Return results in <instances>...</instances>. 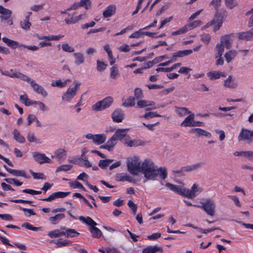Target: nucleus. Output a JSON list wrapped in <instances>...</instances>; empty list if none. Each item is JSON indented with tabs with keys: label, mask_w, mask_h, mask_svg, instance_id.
<instances>
[{
	"label": "nucleus",
	"mask_w": 253,
	"mask_h": 253,
	"mask_svg": "<svg viewBox=\"0 0 253 253\" xmlns=\"http://www.w3.org/2000/svg\"><path fill=\"white\" fill-rule=\"evenodd\" d=\"M140 172L144 174L147 180H155L159 175L162 179L167 177V169L165 167H158L150 160L146 159L141 164Z\"/></svg>",
	"instance_id": "1"
},
{
	"label": "nucleus",
	"mask_w": 253,
	"mask_h": 253,
	"mask_svg": "<svg viewBox=\"0 0 253 253\" xmlns=\"http://www.w3.org/2000/svg\"><path fill=\"white\" fill-rule=\"evenodd\" d=\"M166 186L169 188L170 190L189 199L193 198L196 197L199 192H200V188L197 185L194 184L191 189H186L181 186L175 185L173 184L168 182L166 184Z\"/></svg>",
	"instance_id": "2"
},
{
	"label": "nucleus",
	"mask_w": 253,
	"mask_h": 253,
	"mask_svg": "<svg viewBox=\"0 0 253 253\" xmlns=\"http://www.w3.org/2000/svg\"><path fill=\"white\" fill-rule=\"evenodd\" d=\"M128 171L132 175H136L138 172H140L141 164L139 159L134 157L127 162Z\"/></svg>",
	"instance_id": "3"
},
{
	"label": "nucleus",
	"mask_w": 253,
	"mask_h": 253,
	"mask_svg": "<svg viewBox=\"0 0 253 253\" xmlns=\"http://www.w3.org/2000/svg\"><path fill=\"white\" fill-rule=\"evenodd\" d=\"M194 206L202 209L209 215L213 216L215 214V204L214 201L211 199L206 200L201 206L194 205Z\"/></svg>",
	"instance_id": "4"
},
{
	"label": "nucleus",
	"mask_w": 253,
	"mask_h": 253,
	"mask_svg": "<svg viewBox=\"0 0 253 253\" xmlns=\"http://www.w3.org/2000/svg\"><path fill=\"white\" fill-rule=\"evenodd\" d=\"M113 102V98L111 96H108L94 104L92 109L94 111H99L109 107Z\"/></svg>",
	"instance_id": "5"
},
{
	"label": "nucleus",
	"mask_w": 253,
	"mask_h": 253,
	"mask_svg": "<svg viewBox=\"0 0 253 253\" xmlns=\"http://www.w3.org/2000/svg\"><path fill=\"white\" fill-rule=\"evenodd\" d=\"M74 84L75 86L72 88H69L62 96V98L63 100L66 101H70L76 94L78 87L80 85L81 83L78 81H75Z\"/></svg>",
	"instance_id": "6"
},
{
	"label": "nucleus",
	"mask_w": 253,
	"mask_h": 253,
	"mask_svg": "<svg viewBox=\"0 0 253 253\" xmlns=\"http://www.w3.org/2000/svg\"><path fill=\"white\" fill-rule=\"evenodd\" d=\"M233 34L224 35L220 38V43L223 45L227 49H229L231 47L232 40L231 38L234 37Z\"/></svg>",
	"instance_id": "7"
},
{
	"label": "nucleus",
	"mask_w": 253,
	"mask_h": 253,
	"mask_svg": "<svg viewBox=\"0 0 253 253\" xmlns=\"http://www.w3.org/2000/svg\"><path fill=\"white\" fill-rule=\"evenodd\" d=\"M123 143L129 147H136L138 146L144 145V142L141 140H132L129 136H127L126 139H124L123 140Z\"/></svg>",
	"instance_id": "8"
},
{
	"label": "nucleus",
	"mask_w": 253,
	"mask_h": 253,
	"mask_svg": "<svg viewBox=\"0 0 253 253\" xmlns=\"http://www.w3.org/2000/svg\"><path fill=\"white\" fill-rule=\"evenodd\" d=\"M124 118L123 111L120 109H116L112 114L113 121L117 123H121Z\"/></svg>",
	"instance_id": "9"
},
{
	"label": "nucleus",
	"mask_w": 253,
	"mask_h": 253,
	"mask_svg": "<svg viewBox=\"0 0 253 253\" xmlns=\"http://www.w3.org/2000/svg\"><path fill=\"white\" fill-rule=\"evenodd\" d=\"M194 114L191 113L181 123V126L184 127H194Z\"/></svg>",
	"instance_id": "10"
},
{
	"label": "nucleus",
	"mask_w": 253,
	"mask_h": 253,
	"mask_svg": "<svg viewBox=\"0 0 253 253\" xmlns=\"http://www.w3.org/2000/svg\"><path fill=\"white\" fill-rule=\"evenodd\" d=\"M129 129H118L113 135L116 140H122L123 138L126 139L127 132Z\"/></svg>",
	"instance_id": "11"
},
{
	"label": "nucleus",
	"mask_w": 253,
	"mask_h": 253,
	"mask_svg": "<svg viewBox=\"0 0 253 253\" xmlns=\"http://www.w3.org/2000/svg\"><path fill=\"white\" fill-rule=\"evenodd\" d=\"M33 157L35 160L40 164L44 163H50L51 161L50 159L46 157L43 154L34 152L33 153Z\"/></svg>",
	"instance_id": "12"
},
{
	"label": "nucleus",
	"mask_w": 253,
	"mask_h": 253,
	"mask_svg": "<svg viewBox=\"0 0 253 253\" xmlns=\"http://www.w3.org/2000/svg\"><path fill=\"white\" fill-rule=\"evenodd\" d=\"M61 229L63 230V232L64 234V236H65L66 238H75L78 237L80 233L76 231L74 229H70L68 228H66L65 227H61Z\"/></svg>",
	"instance_id": "13"
},
{
	"label": "nucleus",
	"mask_w": 253,
	"mask_h": 253,
	"mask_svg": "<svg viewBox=\"0 0 253 253\" xmlns=\"http://www.w3.org/2000/svg\"><path fill=\"white\" fill-rule=\"evenodd\" d=\"M252 33V29H251L247 32L238 33V37L240 40L247 41L253 40V34Z\"/></svg>",
	"instance_id": "14"
},
{
	"label": "nucleus",
	"mask_w": 253,
	"mask_h": 253,
	"mask_svg": "<svg viewBox=\"0 0 253 253\" xmlns=\"http://www.w3.org/2000/svg\"><path fill=\"white\" fill-rule=\"evenodd\" d=\"M31 85L33 87L34 90L36 91L37 93L41 94L43 97H45L47 96V93L46 91L44 90L43 87L42 86H41L39 84L36 83L34 81L32 82Z\"/></svg>",
	"instance_id": "15"
},
{
	"label": "nucleus",
	"mask_w": 253,
	"mask_h": 253,
	"mask_svg": "<svg viewBox=\"0 0 253 253\" xmlns=\"http://www.w3.org/2000/svg\"><path fill=\"white\" fill-rule=\"evenodd\" d=\"M189 132L196 133L198 136L204 135L207 137H211V134L210 132L200 128H192L190 130Z\"/></svg>",
	"instance_id": "16"
},
{
	"label": "nucleus",
	"mask_w": 253,
	"mask_h": 253,
	"mask_svg": "<svg viewBox=\"0 0 253 253\" xmlns=\"http://www.w3.org/2000/svg\"><path fill=\"white\" fill-rule=\"evenodd\" d=\"M116 11V6L114 4L109 5L103 12V15L107 18L113 15Z\"/></svg>",
	"instance_id": "17"
},
{
	"label": "nucleus",
	"mask_w": 253,
	"mask_h": 253,
	"mask_svg": "<svg viewBox=\"0 0 253 253\" xmlns=\"http://www.w3.org/2000/svg\"><path fill=\"white\" fill-rule=\"evenodd\" d=\"M2 41L5 43L7 46L13 49H15L20 45L17 42L13 41L6 37L2 38Z\"/></svg>",
	"instance_id": "18"
},
{
	"label": "nucleus",
	"mask_w": 253,
	"mask_h": 253,
	"mask_svg": "<svg viewBox=\"0 0 253 253\" xmlns=\"http://www.w3.org/2000/svg\"><path fill=\"white\" fill-rule=\"evenodd\" d=\"M239 140H250L251 139V131L242 128L241 132L239 134Z\"/></svg>",
	"instance_id": "19"
},
{
	"label": "nucleus",
	"mask_w": 253,
	"mask_h": 253,
	"mask_svg": "<svg viewBox=\"0 0 253 253\" xmlns=\"http://www.w3.org/2000/svg\"><path fill=\"white\" fill-rule=\"evenodd\" d=\"M79 219L86 224L87 225L89 226L90 227L95 226L97 225L96 222L89 216L85 217L84 216H81L79 217Z\"/></svg>",
	"instance_id": "20"
},
{
	"label": "nucleus",
	"mask_w": 253,
	"mask_h": 253,
	"mask_svg": "<svg viewBox=\"0 0 253 253\" xmlns=\"http://www.w3.org/2000/svg\"><path fill=\"white\" fill-rule=\"evenodd\" d=\"M202 163H199L195 164L193 165L186 166L182 167V169L184 170V172H190L192 171L198 169L202 167Z\"/></svg>",
	"instance_id": "21"
},
{
	"label": "nucleus",
	"mask_w": 253,
	"mask_h": 253,
	"mask_svg": "<svg viewBox=\"0 0 253 253\" xmlns=\"http://www.w3.org/2000/svg\"><path fill=\"white\" fill-rule=\"evenodd\" d=\"M222 18L223 17L219 13H216L213 19L210 22V25L219 24L222 25Z\"/></svg>",
	"instance_id": "22"
},
{
	"label": "nucleus",
	"mask_w": 253,
	"mask_h": 253,
	"mask_svg": "<svg viewBox=\"0 0 253 253\" xmlns=\"http://www.w3.org/2000/svg\"><path fill=\"white\" fill-rule=\"evenodd\" d=\"M13 138L17 142L24 143L25 142L26 140L25 137L21 135L19 131L17 129H14L13 131Z\"/></svg>",
	"instance_id": "23"
},
{
	"label": "nucleus",
	"mask_w": 253,
	"mask_h": 253,
	"mask_svg": "<svg viewBox=\"0 0 253 253\" xmlns=\"http://www.w3.org/2000/svg\"><path fill=\"white\" fill-rule=\"evenodd\" d=\"M137 105L140 108H143L148 106H152V107L155 105V102L152 101L141 100L137 102Z\"/></svg>",
	"instance_id": "24"
},
{
	"label": "nucleus",
	"mask_w": 253,
	"mask_h": 253,
	"mask_svg": "<svg viewBox=\"0 0 253 253\" xmlns=\"http://www.w3.org/2000/svg\"><path fill=\"white\" fill-rule=\"evenodd\" d=\"M237 55V51L236 50H229L225 53L224 57L227 63L230 62L234 59Z\"/></svg>",
	"instance_id": "25"
},
{
	"label": "nucleus",
	"mask_w": 253,
	"mask_h": 253,
	"mask_svg": "<svg viewBox=\"0 0 253 253\" xmlns=\"http://www.w3.org/2000/svg\"><path fill=\"white\" fill-rule=\"evenodd\" d=\"M64 217L65 215L63 213H58L56 214L54 216H51L49 217V221L52 224H55Z\"/></svg>",
	"instance_id": "26"
},
{
	"label": "nucleus",
	"mask_w": 253,
	"mask_h": 253,
	"mask_svg": "<svg viewBox=\"0 0 253 253\" xmlns=\"http://www.w3.org/2000/svg\"><path fill=\"white\" fill-rule=\"evenodd\" d=\"M207 75L211 80L219 79L221 76L225 77L224 73L219 71H211L208 73Z\"/></svg>",
	"instance_id": "27"
},
{
	"label": "nucleus",
	"mask_w": 253,
	"mask_h": 253,
	"mask_svg": "<svg viewBox=\"0 0 253 253\" xmlns=\"http://www.w3.org/2000/svg\"><path fill=\"white\" fill-rule=\"evenodd\" d=\"M181 64L180 63H177L173 65L172 66L168 68H163L159 67L156 69V71L157 72H170L175 69V68L180 66Z\"/></svg>",
	"instance_id": "28"
},
{
	"label": "nucleus",
	"mask_w": 253,
	"mask_h": 253,
	"mask_svg": "<svg viewBox=\"0 0 253 253\" xmlns=\"http://www.w3.org/2000/svg\"><path fill=\"white\" fill-rule=\"evenodd\" d=\"M106 136L104 134H95L93 141L98 145L102 144L106 140Z\"/></svg>",
	"instance_id": "29"
},
{
	"label": "nucleus",
	"mask_w": 253,
	"mask_h": 253,
	"mask_svg": "<svg viewBox=\"0 0 253 253\" xmlns=\"http://www.w3.org/2000/svg\"><path fill=\"white\" fill-rule=\"evenodd\" d=\"M50 243H54V244L57 245L59 247L67 246L72 244V242L70 241L66 240L61 241V239L51 240Z\"/></svg>",
	"instance_id": "30"
},
{
	"label": "nucleus",
	"mask_w": 253,
	"mask_h": 253,
	"mask_svg": "<svg viewBox=\"0 0 253 253\" xmlns=\"http://www.w3.org/2000/svg\"><path fill=\"white\" fill-rule=\"evenodd\" d=\"M120 74L117 65H115L110 68V77L112 79H116L120 76Z\"/></svg>",
	"instance_id": "31"
},
{
	"label": "nucleus",
	"mask_w": 253,
	"mask_h": 253,
	"mask_svg": "<svg viewBox=\"0 0 253 253\" xmlns=\"http://www.w3.org/2000/svg\"><path fill=\"white\" fill-rule=\"evenodd\" d=\"M63 234H64L63 232V230L61 231L60 230H59V229H55V230H54L49 232L47 233V235L51 238H58V237H61V236L64 235Z\"/></svg>",
	"instance_id": "32"
},
{
	"label": "nucleus",
	"mask_w": 253,
	"mask_h": 253,
	"mask_svg": "<svg viewBox=\"0 0 253 253\" xmlns=\"http://www.w3.org/2000/svg\"><path fill=\"white\" fill-rule=\"evenodd\" d=\"M89 231L91 233L92 236L94 238H99L102 235V232L100 230L95 226L90 227Z\"/></svg>",
	"instance_id": "33"
},
{
	"label": "nucleus",
	"mask_w": 253,
	"mask_h": 253,
	"mask_svg": "<svg viewBox=\"0 0 253 253\" xmlns=\"http://www.w3.org/2000/svg\"><path fill=\"white\" fill-rule=\"evenodd\" d=\"M162 249L157 246L148 247L144 249L142 253H156L159 251H162Z\"/></svg>",
	"instance_id": "34"
},
{
	"label": "nucleus",
	"mask_w": 253,
	"mask_h": 253,
	"mask_svg": "<svg viewBox=\"0 0 253 253\" xmlns=\"http://www.w3.org/2000/svg\"><path fill=\"white\" fill-rule=\"evenodd\" d=\"M74 56L76 58L75 63L76 65H80L84 62V54L82 53H75Z\"/></svg>",
	"instance_id": "35"
},
{
	"label": "nucleus",
	"mask_w": 253,
	"mask_h": 253,
	"mask_svg": "<svg viewBox=\"0 0 253 253\" xmlns=\"http://www.w3.org/2000/svg\"><path fill=\"white\" fill-rule=\"evenodd\" d=\"M10 173L16 176H22L26 178H29L30 177V176L26 175L25 171L24 170L12 169L11 170H10Z\"/></svg>",
	"instance_id": "36"
},
{
	"label": "nucleus",
	"mask_w": 253,
	"mask_h": 253,
	"mask_svg": "<svg viewBox=\"0 0 253 253\" xmlns=\"http://www.w3.org/2000/svg\"><path fill=\"white\" fill-rule=\"evenodd\" d=\"M176 112L180 117H183L191 113V112L185 107H177L176 109Z\"/></svg>",
	"instance_id": "37"
},
{
	"label": "nucleus",
	"mask_w": 253,
	"mask_h": 253,
	"mask_svg": "<svg viewBox=\"0 0 253 253\" xmlns=\"http://www.w3.org/2000/svg\"><path fill=\"white\" fill-rule=\"evenodd\" d=\"M117 179L118 181H127L130 182H133L135 183V180L133 179L131 177H130L129 175H122L120 174L117 176Z\"/></svg>",
	"instance_id": "38"
},
{
	"label": "nucleus",
	"mask_w": 253,
	"mask_h": 253,
	"mask_svg": "<svg viewBox=\"0 0 253 253\" xmlns=\"http://www.w3.org/2000/svg\"><path fill=\"white\" fill-rule=\"evenodd\" d=\"M135 104V98L132 96H129L123 103V106L126 107H127L130 106H134Z\"/></svg>",
	"instance_id": "39"
},
{
	"label": "nucleus",
	"mask_w": 253,
	"mask_h": 253,
	"mask_svg": "<svg viewBox=\"0 0 253 253\" xmlns=\"http://www.w3.org/2000/svg\"><path fill=\"white\" fill-rule=\"evenodd\" d=\"M117 140L112 136L111 138L106 143L108 146V151H111L113 150L114 146L117 144Z\"/></svg>",
	"instance_id": "40"
},
{
	"label": "nucleus",
	"mask_w": 253,
	"mask_h": 253,
	"mask_svg": "<svg viewBox=\"0 0 253 253\" xmlns=\"http://www.w3.org/2000/svg\"><path fill=\"white\" fill-rule=\"evenodd\" d=\"M55 157L59 161L63 158L64 156H66V152L63 149H59L55 152Z\"/></svg>",
	"instance_id": "41"
},
{
	"label": "nucleus",
	"mask_w": 253,
	"mask_h": 253,
	"mask_svg": "<svg viewBox=\"0 0 253 253\" xmlns=\"http://www.w3.org/2000/svg\"><path fill=\"white\" fill-rule=\"evenodd\" d=\"M166 57V55H163L161 56H160L159 57L155 58L153 60L151 61H148V62L146 63V66H144L143 68L144 69H146L147 68H149L153 66V65L154 64H156L158 62H159V58H164Z\"/></svg>",
	"instance_id": "42"
},
{
	"label": "nucleus",
	"mask_w": 253,
	"mask_h": 253,
	"mask_svg": "<svg viewBox=\"0 0 253 253\" xmlns=\"http://www.w3.org/2000/svg\"><path fill=\"white\" fill-rule=\"evenodd\" d=\"M98 251L101 253H121V252L115 248H108L105 249H100Z\"/></svg>",
	"instance_id": "43"
},
{
	"label": "nucleus",
	"mask_w": 253,
	"mask_h": 253,
	"mask_svg": "<svg viewBox=\"0 0 253 253\" xmlns=\"http://www.w3.org/2000/svg\"><path fill=\"white\" fill-rule=\"evenodd\" d=\"M80 7H83L86 9L90 8L91 2L90 0H81L79 3Z\"/></svg>",
	"instance_id": "44"
},
{
	"label": "nucleus",
	"mask_w": 253,
	"mask_h": 253,
	"mask_svg": "<svg viewBox=\"0 0 253 253\" xmlns=\"http://www.w3.org/2000/svg\"><path fill=\"white\" fill-rule=\"evenodd\" d=\"M178 57L181 58L191 54L193 52L192 49H186L183 50H179L176 52Z\"/></svg>",
	"instance_id": "45"
},
{
	"label": "nucleus",
	"mask_w": 253,
	"mask_h": 253,
	"mask_svg": "<svg viewBox=\"0 0 253 253\" xmlns=\"http://www.w3.org/2000/svg\"><path fill=\"white\" fill-rule=\"evenodd\" d=\"M226 6L230 9H232L238 5V3L235 0H225Z\"/></svg>",
	"instance_id": "46"
},
{
	"label": "nucleus",
	"mask_w": 253,
	"mask_h": 253,
	"mask_svg": "<svg viewBox=\"0 0 253 253\" xmlns=\"http://www.w3.org/2000/svg\"><path fill=\"white\" fill-rule=\"evenodd\" d=\"M127 205L129 208L131 209V213L135 215L136 213L137 206L134 204L132 200H129L127 203Z\"/></svg>",
	"instance_id": "47"
},
{
	"label": "nucleus",
	"mask_w": 253,
	"mask_h": 253,
	"mask_svg": "<svg viewBox=\"0 0 253 253\" xmlns=\"http://www.w3.org/2000/svg\"><path fill=\"white\" fill-rule=\"evenodd\" d=\"M188 30L189 29L187 28V26H184V27L180 28V29H179L176 31H174V32H172L171 35L176 36V35H181V34H183L187 32H188Z\"/></svg>",
	"instance_id": "48"
},
{
	"label": "nucleus",
	"mask_w": 253,
	"mask_h": 253,
	"mask_svg": "<svg viewBox=\"0 0 253 253\" xmlns=\"http://www.w3.org/2000/svg\"><path fill=\"white\" fill-rule=\"evenodd\" d=\"M216 49L217 51V56H216V58L217 57H221L224 51V46L221 43H218L216 45Z\"/></svg>",
	"instance_id": "49"
},
{
	"label": "nucleus",
	"mask_w": 253,
	"mask_h": 253,
	"mask_svg": "<svg viewBox=\"0 0 253 253\" xmlns=\"http://www.w3.org/2000/svg\"><path fill=\"white\" fill-rule=\"evenodd\" d=\"M30 173L32 174L33 178L34 179H45V176L44 175V174L42 173H36L34 172L32 170L30 169L29 170Z\"/></svg>",
	"instance_id": "50"
},
{
	"label": "nucleus",
	"mask_w": 253,
	"mask_h": 253,
	"mask_svg": "<svg viewBox=\"0 0 253 253\" xmlns=\"http://www.w3.org/2000/svg\"><path fill=\"white\" fill-rule=\"evenodd\" d=\"M22 227H25L26 229H28L30 230H33L35 231H38L41 230V227H34L32 225H31L30 223L25 222L22 224Z\"/></svg>",
	"instance_id": "51"
},
{
	"label": "nucleus",
	"mask_w": 253,
	"mask_h": 253,
	"mask_svg": "<svg viewBox=\"0 0 253 253\" xmlns=\"http://www.w3.org/2000/svg\"><path fill=\"white\" fill-rule=\"evenodd\" d=\"M155 117H161V115L157 114V112H149L145 113L144 115L142 116V117L146 119H149L150 118H153Z\"/></svg>",
	"instance_id": "52"
},
{
	"label": "nucleus",
	"mask_w": 253,
	"mask_h": 253,
	"mask_svg": "<svg viewBox=\"0 0 253 253\" xmlns=\"http://www.w3.org/2000/svg\"><path fill=\"white\" fill-rule=\"evenodd\" d=\"M72 167H73V166L71 165H62V166L59 167L58 168H57V169L56 170V172H58L60 171H66L70 170L72 168Z\"/></svg>",
	"instance_id": "53"
},
{
	"label": "nucleus",
	"mask_w": 253,
	"mask_h": 253,
	"mask_svg": "<svg viewBox=\"0 0 253 253\" xmlns=\"http://www.w3.org/2000/svg\"><path fill=\"white\" fill-rule=\"evenodd\" d=\"M107 64H106L104 62L100 61V60L97 61V70L101 72L102 71L104 70L106 67Z\"/></svg>",
	"instance_id": "54"
},
{
	"label": "nucleus",
	"mask_w": 253,
	"mask_h": 253,
	"mask_svg": "<svg viewBox=\"0 0 253 253\" xmlns=\"http://www.w3.org/2000/svg\"><path fill=\"white\" fill-rule=\"evenodd\" d=\"M134 96L137 99H139L143 98V92L142 89L140 88L137 87L135 89Z\"/></svg>",
	"instance_id": "55"
},
{
	"label": "nucleus",
	"mask_w": 253,
	"mask_h": 253,
	"mask_svg": "<svg viewBox=\"0 0 253 253\" xmlns=\"http://www.w3.org/2000/svg\"><path fill=\"white\" fill-rule=\"evenodd\" d=\"M70 185L73 188H78L83 189L84 191H86L85 188L83 186V185L78 181H76L75 183L70 182Z\"/></svg>",
	"instance_id": "56"
},
{
	"label": "nucleus",
	"mask_w": 253,
	"mask_h": 253,
	"mask_svg": "<svg viewBox=\"0 0 253 253\" xmlns=\"http://www.w3.org/2000/svg\"><path fill=\"white\" fill-rule=\"evenodd\" d=\"M62 49L63 51L68 52H73L75 49L73 47L70 46L68 43H64L62 45Z\"/></svg>",
	"instance_id": "57"
},
{
	"label": "nucleus",
	"mask_w": 253,
	"mask_h": 253,
	"mask_svg": "<svg viewBox=\"0 0 253 253\" xmlns=\"http://www.w3.org/2000/svg\"><path fill=\"white\" fill-rule=\"evenodd\" d=\"M55 198H63L68 196L70 192H57L54 193Z\"/></svg>",
	"instance_id": "58"
},
{
	"label": "nucleus",
	"mask_w": 253,
	"mask_h": 253,
	"mask_svg": "<svg viewBox=\"0 0 253 253\" xmlns=\"http://www.w3.org/2000/svg\"><path fill=\"white\" fill-rule=\"evenodd\" d=\"M201 40L205 42V44H208L211 41V37L208 34H203L201 35Z\"/></svg>",
	"instance_id": "59"
},
{
	"label": "nucleus",
	"mask_w": 253,
	"mask_h": 253,
	"mask_svg": "<svg viewBox=\"0 0 253 253\" xmlns=\"http://www.w3.org/2000/svg\"><path fill=\"white\" fill-rule=\"evenodd\" d=\"M143 30V29H141L138 31H136L132 33L131 35H130L129 36V38H139L141 35H144V32H142V30Z\"/></svg>",
	"instance_id": "60"
},
{
	"label": "nucleus",
	"mask_w": 253,
	"mask_h": 253,
	"mask_svg": "<svg viewBox=\"0 0 253 253\" xmlns=\"http://www.w3.org/2000/svg\"><path fill=\"white\" fill-rule=\"evenodd\" d=\"M22 192L23 193L29 194L32 195H39L41 194L42 193V192L41 191H36L33 189H25L23 190Z\"/></svg>",
	"instance_id": "61"
},
{
	"label": "nucleus",
	"mask_w": 253,
	"mask_h": 253,
	"mask_svg": "<svg viewBox=\"0 0 253 253\" xmlns=\"http://www.w3.org/2000/svg\"><path fill=\"white\" fill-rule=\"evenodd\" d=\"M251 14H253V15L251 16V17L250 18L249 20L248 26L249 27H253V7L251 10L248 11L246 13V15H248Z\"/></svg>",
	"instance_id": "62"
},
{
	"label": "nucleus",
	"mask_w": 253,
	"mask_h": 253,
	"mask_svg": "<svg viewBox=\"0 0 253 253\" xmlns=\"http://www.w3.org/2000/svg\"><path fill=\"white\" fill-rule=\"evenodd\" d=\"M201 21L196 20L190 24L186 25V26H187V28H189V29L190 30V29H193V28L198 26L199 25H200L201 24Z\"/></svg>",
	"instance_id": "63"
},
{
	"label": "nucleus",
	"mask_w": 253,
	"mask_h": 253,
	"mask_svg": "<svg viewBox=\"0 0 253 253\" xmlns=\"http://www.w3.org/2000/svg\"><path fill=\"white\" fill-rule=\"evenodd\" d=\"M66 84V82H62L60 80H58L55 81V83H52V86H56L59 87H62L65 86Z\"/></svg>",
	"instance_id": "64"
}]
</instances>
